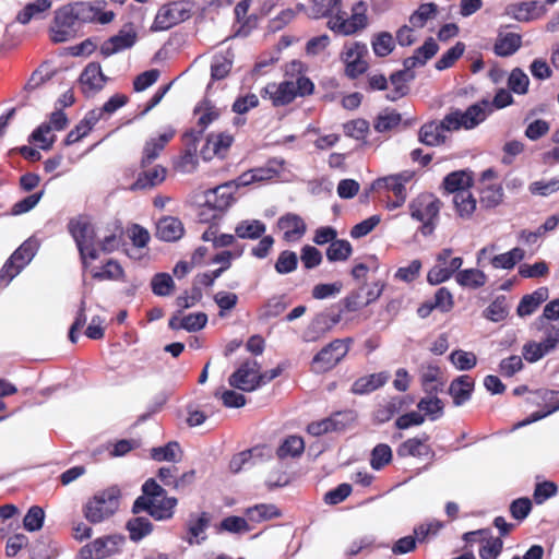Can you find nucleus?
I'll use <instances>...</instances> for the list:
<instances>
[{"mask_svg":"<svg viewBox=\"0 0 559 559\" xmlns=\"http://www.w3.org/2000/svg\"><path fill=\"white\" fill-rule=\"evenodd\" d=\"M107 76L102 71V67L97 62H90L82 71L79 82L82 92L86 96L98 93L105 86Z\"/></svg>","mask_w":559,"mask_h":559,"instance_id":"obj_19","label":"nucleus"},{"mask_svg":"<svg viewBox=\"0 0 559 559\" xmlns=\"http://www.w3.org/2000/svg\"><path fill=\"white\" fill-rule=\"evenodd\" d=\"M127 528L130 533V538L139 542L151 533L152 524L146 518H135L128 522Z\"/></svg>","mask_w":559,"mask_h":559,"instance_id":"obj_52","label":"nucleus"},{"mask_svg":"<svg viewBox=\"0 0 559 559\" xmlns=\"http://www.w3.org/2000/svg\"><path fill=\"white\" fill-rule=\"evenodd\" d=\"M521 46V36L515 33L500 35L495 44V52L507 57L513 55Z\"/></svg>","mask_w":559,"mask_h":559,"instance_id":"obj_42","label":"nucleus"},{"mask_svg":"<svg viewBox=\"0 0 559 559\" xmlns=\"http://www.w3.org/2000/svg\"><path fill=\"white\" fill-rule=\"evenodd\" d=\"M69 231L75 240L82 263L86 267L88 260L94 261L98 258V252L93 245L94 228L86 219L78 218L69 223Z\"/></svg>","mask_w":559,"mask_h":559,"instance_id":"obj_9","label":"nucleus"},{"mask_svg":"<svg viewBox=\"0 0 559 559\" xmlns=\"http://www.w3.org/2000/svg\"><path fill=\"white\" fill-rule=\"evenodd\" d=\"M557 0H528L507 7L506 13L519 22H528L542 17L547 12V5Z\"/></svg>","mask_w":559,"mask_h":559,"instance_id":"obj_15","label":"nucleus"},{"mask_svg":"<svg viewBox=\"0 0 559 559\" xmlns=\"http://www.w3.org/2000/svg\"><path fill=\"white\" fill-rule=\"evenodd\" d=\"M124 538L120 535L98 537L83 546L79 552L80 559H105L121 549Z\"/></svg>","mask_w":559,"mask_h":559,"instance_id":"obj_11","label":"nucleus"},{"mask_svg":"<svg viewBox=\"0 0 559 559\" xmlns=\"http://www.w3.org/2000/svg\"><path fill=\"white\" fill-rule=\"evenodd\" d=\"M490 114H492L490 102L481 99L464 111L460 109L451 110L444 116V123L454 131L460 129L472 130L484 122Z\"/></svg>","mask_w":559,"mask_h":559,"instance_id":"obj_6","label":"nucleus"},{"mask_svg":"<svg viewBox=\"0 0 559 559\" xmlns=\"http://www.w3.org/2000/svg\"><path fill=\"white\" fill-rule=\"evenodd\" d=\"M265 224L261 221L247 219L236 226L235 233L242 239H258L265 233Z\"/></svg>","mask_w":559,"mask_h":559,"instance_id":"obj_41","label":"nucleus"},{"mask_svg":"<svg viewBox=\"0 0 559 559\" xmlns=\"http://www.w3.org/2000/svg\"><path fill=\"white\" fill-rule=\"evenodd\" d=\"M195 7V2L191 0H179L163 5L158 10L151 29L154 32L166 31L189 20Z\"/></svg>","mask_w":559,"mask_h":559,"instance_id":"obj_7","label":"nucleus"},{"mask_svg":"<svg viewBox=\"0 0 559 559\" xmlns=\"http://www.w3.org/2000/svg\"><path fill=\"white\" fill-rule=\"evenodd\" d=\"M45 512L40 507L33 506L23 520L24 528L28 532H36L43 527Z\"/></svg>","mask_w":559,"mask_h":559,"instance_id":"obj_57","label":"nucleus"},{"mask_svg":"<svg viewBox=\"0 0 559 559\" xmlns=\"http://www.w3.org/2000/svg\"><path fill=\"white\" fill-rule=\"evenodd\" d=\"M234 141L233 135L228 133L210 134L206 139L201 154L204 159H212L214 156L223 157Z\"/></svg>","mask_w":559,"mask_h":559,"instance_id":"obj_27","label":"nucleus"},{"mask_svg":"<svg viewBox=\"0 0 559 559\" xmlns=\"http://www.w3.org/2000/svg\"><path fill=\"white\" fill-rule=\"evenodd\" d=\"M438 51V45L432 39H427L421 47L416 49L415 53L412 57H408L404 60V68L406 70H411L418 66H424L427 60L432 58Z\"/></svg>","mask_w":559,"mask_h":559,"instance_id":"obj_33","label":"nucleus"},{"mask_svg":"<svg viewBox=\"0 0 559 559\" xmlns=\"http://www.w3.org/2000/svg\"><path fill=\"white\" fill-rule=\"evenodd\" d=\"M530 79L527 74L520 68H515L511 71L508 79L509 88L519 95H524L528 91Z\"/></svg>","mask_w":559,"mask_h":559,"instance_id":"obj_50","label":"nucleus"},{"mask_svg":"<svg viewBox=\"0 0 559 559\" xmlns=\"http://www.w3.org/2000/svg\"><path fill=\"white\" fill-rule=\"evenodd\" d=\"M233 63L234 53L230 50L214 55L211 63L212 80L225 79L229 74Z\"/></svg>","mask_w":559,"mask_h":559,"instance_id":"obj_35","label":"nucleus"},{"mask_svg":"<svg viewBox=\"0 0 559 559\" xmlns=\"http://www.w3.org/2000/svg\"><path fill=\"white\" fill-rule=\"evenodd\" d=\"M246 514L249 521L259 523L277 516L278 511L273 504H258L249 508Z\"/></svg>","mask_w":559,"mask_h":559,"instance_id":"obj_54","label":"nucleus"},{"mask_svg":"<svg viewBox=\"0 0 559 559\" xmlns=\"http://www.w3.org/2000/svg\"><path fill=\"white\" fill-rule=\"evenodd\" d=\"M211 516L206 512L191 514L187 521L188 536L183 539L189 545H200L206 539L205 531L210 526Z\"/></svg>","mask_w":559,"mask_h":559,"instance_id":"obj_24","label":"nucleus"},{"mask_svg":"<svg viewBox=\"0 0 559 559\" xmlns=\"http://www.w3.org/2000/svg\"><path fill=\"white\" fill-rule=\"evenodd\" d=\"M142 490L143 496L134 501V513L146 511L158 521L173 518L178 501L174 497H167L165 489L159 486L155 479H147L143 484Z\"/></svg>","mask_w":559,"mask_h":559,"instance_id":"obj_1","label":"nucleus"},{"mask_svg":"<svg viewBox=\"0 0 559 559\" xmlns=\"http://www.w3.org/2000/svg\"><path fill=\"white\" fill-rule=\"evenodd\" d=\"M305 450L304 439L299 436H289L277 449V455L281 459L296 457L302 454Z\"/></svg>","mask_w":559,"mask_h":559,"instance_id":"obj_47","label":"nucleus"},{"mask_svg":"<svg viewBox=\"0 0 559 559\" xmlns=\"http://www.w3.org/2000/svg\"><path fill=\"white\" fill-rule=\"evenodd\" d=\"M92 276L99 281H104V280L117 281L123 276V270L117 261L109 260L104 265L102 271L93 272Z\"/></svg>","mask_w":559,"mask_h":559,"instance_id":"obj_59","label":"nucleus"},{"mask_svg":"<svg viewBox=\"0 0 559 559\" xmlns=\"http://www.w3.org/2000/svg\"><path fill=\"white\" fill-rule=\"evenodd\" d=\"M537 395L542 401H544L546 403V406L548 407V409L544 413L536 412V413L532 414V416L530 418L521 421L518 425L519 427L528 425L536 420H539L559 409V402L555 401V395H556L555 391L544 389V390H539L537 392Z\"/></svg>","mask_w":559,"mask_h":559,"instance_id":"obj_39","label":"nucleus"},{"mask_svg":"<svg viewBox=\"0 0 559 559\" xmlns=\"http://www.w3.org/2000/svg\"><path fill=\"white\" fill-rule=\"evenodd\" d=\"M454 131L452 128L445 126L444 118L437 122L431 121L425 123L419 130V141L429 146H438L447 141L445 132Z\"/></svg>","mask_w":559,"mask_h":559,"instance_id":"obj_25","label":"nucleus"},{"mask_svg":"<svg viewBox=\"0 0 559 559\" xmlns=\"http://www.w3.org/2000/svg\"><path fill=\"white\" fill-rule=\"evenodd\" d=\"M455 281L462 287L477 289L486 284L487 276L478 269H466L456 272Z\"/></svg>","mask_w":559,"mask_h":559,"instance_id":"obj_36","label":"nucleus"},{"mask_svg":"<svg viewBox=\"0 0 559 559\" xmlns=\"http://www.w3.org/2000/svg\"><path fill=\"white\" fill-rule=\"evenodd\" d=\"M475 382L467 374L454 379L449 386V394L455 406H461L471 399Z\"/></svg>","mask_w":559,"mask_h":559,"instance_id":"obj_29","label":"nucleus"},{"mask_svg":"<svg viewBox=\"0 0 559 559\" xmlns=\"http://www.w3.org/2000/svg\"><path fill=\"white\" fill-rule=\"evenodd\" d=\"M51 7V0H36L27 3L22 11L19 12L16 20L21 24H27L32 19L39 17Z\"/></svg>","mask_w":559,"mask_h":559,"instance_id":"obj_43","label":"nucleus"},{"mask_svg":"<svg viewBox=\"0 0 559 559\" xmlns=\"http://www.w3.org/2000/svg\"><path fill=\"white\" fill-rule=\"evenodd\" d=\"M464 49V44L456 43L455 46L447 50L436 62V68L438 70H444L452 67L453 63L463 55Z\"/></svg>","mask_w":559,"mask_h":559,"instance_id":"obj_63","label":"nucleus"},{"mask_svg":"<svg viewBox=\"0 0 559 559\" xmlns=\"http://www.w3.org/2000/svg\"><path fill=\"white\" fill-rule=\"evenodd\" d=\"M367 53L368 48L364 43L355 41L344 46L341 59L345 63L347 76L355 79L367 71L368 63L365 60Z\"/></svg>","mask_w":559,"mask_h":559,"instance_id":"obj_13","label":"nucleus"},{"mask_svg":"<svg viewBox=\"0 0 559 559\" xmlns=\"http://www.w3.org/2000/svg\"><path fill=\"white\" fill-rule=\"evenodd\" d=\"M408 209L411 217L421 223L420 233L431 235L439 219L441 201L431 193H421L409 202Z\"/></svg>","mask_w":559,"mask_h":559,"instance_id":"obj_4","label":"nucleus"},{"mask_svg":"<svg viewBox=\"0 0 559 559\" xmlns=\"http://www.w3.org/2000/svg\"><path fill=\"white\" fill-rule=\"evenodd\" d=\"M294 81L269 83L262 91L263 97H269L274 106H284L296 98Z\"/></svg>","mask_w":559,"mask_h":559,"instance_id":"obj_22","label":"nucleus"},{"mask_svg":"<svg viewBox=\"0 0 559 559\" xmlns=\"http://www.w3.org/2000/svg\"><path fill=\"white\" fill-rule=\"evenodd\" d=\"M390 376L388 372L372 373L357 379L352 388L355 394H366L372 392L386 383Z\"/></svg>","mask_w":559,"mask_h":559,"instance_id":"obj_34","label":"nucleus"},{"mask_svg":"<svg viewBox=\"0 0 559 559\" xmlns=\"http://www.w3.org/2000/svg\"><path fill=\"white\" fill-rule=\"evenodd\" d=\"M453 204L457 215L462 218H469L476 210V199L471 190L456 192L453 195Z\"/></svg>","mask_w":559,"mask_h":559,"instance_id":"obj_37","label":"nucleus"},{"mask_svg":"<svg viewBox=\"0 0 559 559\" xmlns=\"http://www.w3.org/2000/svg\"><path fill=\"white\" fill-rule=\"evenodd\" d=\"M382 292L383 284L379 282L365 284L346 297L345 307L348 311H357L376 301Z\"/></svg>","mask_w":559,"mask_h":559,"instance_id":"obj_18","label":"nucleus"},{"mask_svg":"<svg viewBox=\"0 0 559 559\" xmlns=\"http://www.w3.org/2000/svg\"><path fill=\"white\" fill-rule=\"evenodd\" d=\"M264 457H271V450L266 447H255L251 450L236 454L231 459L229 467L234 473H239L246 466H251L263 461Z\"/></svg>","mask_w":559,"mask_h":559,"instance_id":"obj_26","label":"nucleus"},{"mask_svg":"<svg viewBox=\"0 0 559 559\" xmlns=\"http://www.w3.org/2000/svg\"><path fill=\"white\" fill-rule=\"evenodd\" d=\"M412 178L413 173L403 171L377 179L373 181L371 188L373 190L386 189L393 192L394 197H407L406 183H408Z\"/></svg>","mask_w":559,"mask_h":559,"instance_id":"obj_23","label":"nucleus"},{"mask_svg":"<svg viewBox=\"0 0 559 559\" xmlns=\"http://www.w3.org/2000/svg\"><path fill=\"white\" fill-rule=\"evenodd\" d=\"M120 490L117 487H110L93 496L84 506L83 512L85 519L91 523H100L111 515L119 508Z\"/></svg>","mask_w":559,"mask_h":559,"instance_id":"obj_5","label":"nucleus"},{"mask_svg":"<svg viewBox=\"0 0 559 559\" xmlns=\"http://www.w3.org/2000/svg\"><path fill=\"white\" fill-rule=\"evenodd\" d=\"M392 460V450L385 443L376 445L371 452L370 464L373 469H380Z\"/></svg>","mask_w":559,"mask_h":559,"instance_id":"obj_56","label":"nucleus"},{"mask_svg":"<svg viewBox=\"0 0 559 559\" xmlns=\"http://www.w3.org/2000/svg\"><path fill=\"white\" fill-rule=\"evenodd\" d=\"M353 252L352 245L344 239H335L326 250V258L331 262L346 261Z\"/></svg>","mask_w":559,"mask_h":559,"instance_id":"obj_48","label":"nucleus"},{"mask_svg":"<svg viewBox=\"0 0 559 559\" xmlns=\"http://www.w3.org/2000/svg\"><path fill=\"white\" fill-rule=\"evenodd\" d=\"M151 284L153 293L157 296H168L174 289V281L167 273L156 274Z\"/></svg>","mask_w":559,"mask_h":559,"instance_id":"obj_62","label":"nucleus"},{"mask_svg":"<svg viewBox=\"0 0 559 559\" xmlns=\"http://www.w3.org/2000/svg\"><path fill=\"white\" fill-rule=\"evenodd\" d=\"M297 263V254L293 251L285 250L278 255L275 270L280 274H288L296 270Z\"/></svg>","mask_w":559,"mask_h":559,"instance_id":"obj_60","label":"nucleus"},{"mask_svg":"<svg viewBox=\"0 0 559 559\" xmlns=\"http://www.w3.org/2000/svg\"><path fill=\"white\" fill-rule=\"evenodd\" d=\"M472 185V174L466 170L453 171L449 174L443 180L444 189L453 195H455L456 192L468 191Z\"/></svg>","mask_w":559,"mask_h":559,"instance_id":"obj_32","label":"nucleus"},{"mask_svg":"<svg viewBox=\"0 0 559 559\" xmlns=\"http://www.w3.org/2000/svg\"><path fill=\"white\" fill-rule=\"evenodd\" d=\"M138 40V33L133 24L129 23L122 26L118 34L105 40L100 46V53L109 57L130 49Z\"/></svg>","mask_w":559,"mask_h":559,"instance_id":"obj_17","label":"nucleus"},{"mask_svg":"<svg viewBox=\"0 0 559 559\" xmlns=\"http://www.w3.org/2000/svg\"><path fill=\"white\" fill-rule=\"evenodd\" d=\"M437 12H438L437 4H435L432 2L423 3L409 16V23L415 28H421L426 25V23L429 20H432L436 17Z\"/></svg>","mask_w":559,"mask_h":559,"instance_id":"obj_44","label":"nucleus"},{"mask_svg":"<svg viewBox=\"0 0 559 559\" xmlns=\"http://www.w3.org/2000/svg\"><path fill=\"white\" fill-rule=\"evenodd\" d=\"M450 361L457 370L466 371L473 369L477 364V357L472 352L456 349L451 353Z\"/></svg>","mask_w":559,"mask_h":559,"instance_id":"obj_51","label":"nucleus"},{"mask_svg":"<svg viewBox=\"0 0 559 559\" xmlns=\"http://www.w3.org/2000/svg\"><path fill=\"white\" fill-rule=\"evenodd\" d=\"M343 129L347 136L361 140L369 131V123L365 119H355L344 123Z\"/></svg>","mask_w":559,"mask_h":559,"instance_id":"obj_64","label":"nucleus"},{"mask_svg":"<svg viewBox=\"0 0 559 559\" xmlns=\"http://www.w3.org/2000/svg\"><path fill=\"white\" fill-rule=\"evenodd\" d=\"M545 334L542 342L531 341L524 344L522 354L526 361L536 362L556 349L559 344V326L550 325Z\"/></svg>","mask_w":559,"mask_h":559,"instance_id":"obj_14","label":"nucleus"},{"mask_svg":"<svg viewBox=\"0 0 559 559\" xmlns=\"http://www.w3.org/2000/svg\"><path fill=\"white\" fill-rule=\"evenodd\" d=\"M368 25L367 4L358 1L352 7L350 14L344 10L342 2L333 5L328 16L326 26L337 35L350 36Z\"/></svg>","mask_w":559,"mask_h":559,"instance_id":"obj_2","label":"nucleus"},{"mask_svg":"<svg viewBox=\"0 0 559 559\" xmlns=\"http://www.w3.org/2000/svg\"><path fill=\"white\" fill-rule=\"evenodd\" d=\"M352 338H336L312 358V370L323 373L333 369L348 353Z\"/></svg>","mask_w":559,"mask_h":559,"instance_id":"obj_10","label":"nucleus"},{"mask_svg":"<svg viewBox=\"0 0 559 559\" xmlns=\"http://www.w3.org/2000/svg\"><path fill=\"white\" fill-rule=\"evenodd\" d=\"M277 227L283 231L284 240L287 242L300 240L307 231L305 221L294 213L281 216L277 221Z\"/></svg>","mask_w":559,"mask_h":559,"instance_id":"obj_21","label":"nucleus"},{"mask_svg":"<svg viewBox=\"0 0 559 559\" xmlns=\"http://www.w3.org/2000/svg\"><path fill=\"white\" fill-rule=\"evenodd\" d=\"M230 386L243 392H252L261 385L260 365L257 360H246L229 378Z\"/></svg>","mask_w":559,"mask_h":559,"instance_id":"obj_12","label":"nucleus"},{"mask_svg":"<svg viewBox=\"0 0 559 559\" xmlns=\"http://www.w3.org/2000/svg\"><path fill=\"white\" fill-rule=\"evenodd\" d=\"M166 177V169L162 166L144 171L133 183V189H147L162 183Z\"/></svg>","mask_w":559,"mask_h":559,"instance_id":"obj_40","label":"nucleus"},{"mask_svg":"<svg viewBox=\"0 0 559 559\" xmlns=\"http://www.w3.org/2000/svg\"><path fill=\"white\" fill-rule=\"evenodd\" d=\"M235 185L228 181L214 189L195 194L197 198L202 199L197 201L200 206L198 212L199 221L210 223L219 217L235 202Z\"/></svg>","mask_w":559,"mask_h":559,"instance_id":"obj_3","label":"nucleus"},{"mask_svg":"<svg viewBox=\"0 0 559 559\" xmlns=\"http://www.w3.org/2000/svg\"><path fill=\"white\" fill-rule=\"evenodd\" d=\"M429 437L424 433L421 437L409 438L401 443L396 450L400 457L414 456L417 459H433L435 452L427 443Z\"/></svg>","mask_w":559,"mask_h":559,"instance_id":"obj_20","label":"nucleus"},{"mask_svg":"<svg viewBox=\"0 0 559 559\" xmlns=\"http://www.w3.org/2000/svg\"><path fill=\"white\" fill-rule=\"evenodd\" d=\"M195 114L199 116L198 124L204 130L212 122L217 120L221 116V110L209 102H204L195 108Z\"/></svg>","mask_w":559,"mask_h":559,"instance_id":"obj_49","label":"nucleus"},{"mask_svg":"<svg viewBox=\"0 0 559 559\" xmlns=\"http://www.w3.org/2000/svg\"><path fill=\"white\" fill-rule=\"evenodd\" d=\"M452 255V249H442L437 255V264L429 270L427 274V281L431 285L441 284L456 273L463 264V259L455 257L451 259V265H445L447 261Z\"/></svg>","mask_w":559,"mask_h":559,"instance_id":"obj_16","label":"nucleus"},{"mask_svg":"<svg viewBox=\"0 0 559 559\" xmlns=\"http://www.w3.org/2000/svg\"><path fill=\"white\" fill-rule=\"evenodd\" d=\"M395 46L394 38L389 32H380L372 36L371 47L373 53L378 57L389 56Z\"/></svg>","mask_w":559,"mask_h":559,"instance_id":"obj_45","label":"nucleus"},{"mask_svg":"<svg viewBox=\"0 0 559 559\" xmlns=\"http://www.w3.org/2000/svg\"><path fill=\"white\" fill-rule=\"evenodd\" d=\"M174 135L175 131L173 129H167L158 135L150 138L143 147L142 165L146 166L156 159Z\"/></svg>","mask_w":559,"mask_h":559,"instance_id":"obj_28","label":"nucleus"},{"mask_svg":"<svg viewBox=\"0 0 559 559\" xmlns=\"http://www.w3.org/2000/svg\"><path fill=\"white\" fill-rule=\"evenodd\" d=\"M549 292L547 287H539L532 294L525 295L516 309L520 317L531 316L535 310L548 299Z\"/></svg>","mask_w":559,"mask_h":559,"instance_id":"obj_31","label":"nucleus"},{"mask_svg":"<svg viewBox=\"0 0 559 559\" xmlns=\"http://www.w3.org/2000/svg\"><path fill=\"white\" fill-rule=\"evenodd\" d=\"M39 242L35 238L25 240L10 257L0 271V286H7L35 257Z\"/></svg>","mask_w":559,"mask_h":559,"instance_id":"obj_8","label":"nucleus"},{"mask_svg":"<svg viewBox=\"0 0 559 559\" xmlns=\"http://www.w3.org/2000/svg\"><path fill=\"white\" fill-rule=\"evenodd\" d=\"M74 13L75 10L73 5H66L57 10L55 14V24L57 26L70 28L72 32H74V26L78 22V17L74 15Z\"/></svg>","mask_w":559,"mask_h":559,"instance_id":"obj_61","label":"nucleus"},{"mask_svg":"<svg viewBox=\"0 0 559 559\" xmlns=\"http://www.w3.org/2000/svg\"><path fill=\"white\" fill-rule=\"evenodd\" d=\"M523 259L524 250L521 248H513L508 252L495 255L490 262L495 269L510 270Z\"/></svg>","mask_w":559,"mask_h":559,"instance_id":"obj_46","label":"nucleus"},{"mask_svg":"<svg viewBox=\"0 0 559 559\" xmlns=\"http://www.w3.org/2000/svg\"><path fill=\"white\" fill-rule=\"evenodd\" d=\"M418 409L425 412L432 420L441 417L443 414V403L436 396L421 399L417 405Z\"/></svg>","mask_w":559,"mask_h":559,"instance_id":"obj_58","label":"nucleus"},{"mask_svg":"<svg viewBox=\"0 0 559 559\" xmlns=\"http://www.w3.org/2000/svg\"><path fill=\"white\" fill-rule=\"evenodd\" d=\"M151 456L157 462H176L180 456V449L177 442H169L165 447L153 448Z\"/></svg>","mask_w":559,"mask_h":559,"instance_id":"obj_53","label":"nucleus"},{"mask_svg":"<svg viewBox=\"0 0 559 559\" xmlns=\"http://www.w3.org/2000/svg\"><path fill=\"white\" fill-rule=\"evenodd\" d=\"M528 190L532 194L548 197L559 191V176L549 180H537L528 186Z\"/></svg>","mask_w":559,"mask_h":559,"instance_id":"obj_55","label":"nucleus"},{"mask_svg":"<svg viewBox=\"0 0 559 559\" xmlns=\"http://www.w3.org/2000/svg\"><path fill=\"white\" fill-rule=\"evenodd\" d=\"M342 0H310L308 5L298 4L297 8L306 12L311 19L328 17L333 5Z\"/></svg>","mask_w":559,"mask_h":559,"instance_id":"obj_38","label":"nucleus"},{"mask_svg":"<svg viewBox=\"0 0 559 559\" xmlns=\"http://www.w3.org/2000/svg\"><path fill=\"white\" fill-rule=\"evenodd\" d=\"M183 235L182 223L176 217L160 218L156 226V236L165 241H175Z\"/></svg>","mask_w":559,"mask_h":559,"instance_id":"obj_30","label":"nucleus"}]
</instances>
